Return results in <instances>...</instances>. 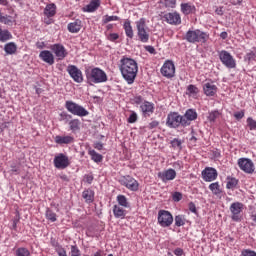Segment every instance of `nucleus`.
<instances>
[{"label": "nucleus", "mask_w": 256, "mask_h": 256, "mask_svg": "<svg viewBox=\"0 0 256 256\" xmlns=\"http://www.w3.org/2000/svg\"><path fill=\"white\" fill-rule=\"evenodd\" d=\"M119 70L128 85H133V83H135L137 73L139 72V66L135 59L123 56L120 59Z\"/></svg>", "instance_id": "nucleus-1"}, {"label": "nucleus", "mask_w": 256, "mask_h": 256, "mask_svg": "<svg viewBox=\"0 0 256 256\" xmlns=\"http://www.w3.org/2000/svg\"><path fill=\"white\" fill-rule=\"evenodd\" d=\"M85 75L87 82L90 85H97L99 83H107V73L103 71V69L99 67H94V68H86L85 69Z\"/></svg>", "instance_id": "nucleus-2"}, {"label": "nucleus", "mask_w": 256, "mask_h": 256, "mask_svg": "<svg viewBox=\"0 0 256 256\" xmlns=\"http://www.w3.org/2000/svg\"><path fill=\"white\" fill-rule=\"evenodd\" d=\"M184 39L188 43H206L209 41V33L203 32L200 29L188 30L185 34Z\"/></svg>", "instance_id": "nucleus-3"}, {"label": "nucleus", "mask_w": 256, "mask_h": 256, "mask_svg": "<svg viewBox=\"0 0 256 256\" xmlns=\"http://www.w3.org/2000/svg\"><path fill=\"white\" fill-rule=\"evenodd\" d=\"M166 127H169V129H179V127H185L183 115L179 114V112H170L166 118Z\"/></svg>", "instance_id": "nucleus-4"}, {"label": "nucleus", "mask_w": 256, "mask_h": 256, "mask_svg": "<svg viewBox=\"0 0 256 256\" xmlns=\"http://www.w3.org/2000/svg\"><path fill=\"white\" fill-rule=\"evenodd\" d=\"M65 109L68 113L76 115L77 117H87V115H89V111H87L85 107L75 103L72 100H67L65 102Z\"/></svg>", "instance_id": "nucleus-5"}, {"label": "nucleus", "mask_w": 256, "mask_h": 256, "mask_svg": "<svg viewBox=\"0 0 256 256\" xmlns=\"http://www.w3.org/2000/svg\"><path fill=\"white\" fill-rule=\"evenodd\" d=\"M136 29L139 41L141 43H149V27H147L145 18L136 21Z\"/></svg>", "instance_id": "nucleus-6"}, {"label": "nucleus", "mask_w": 256, "mask_h": 256, "mask_svg": "<svg viewBox=\"0 0 256 256\" xmlns=\"http://www.w3.org/2000/svg\"><path fill=\"white\" fill-rule=\"evenodd\" d=\"M218 57L222 65H224V67H227V69H235L237 67V61H235L233 55H231V53H229L228 51L221 50L218 53Z\"/></svg>", "instance_id": "nucleus-7"}, {"label": "nucleus", "mask_w": 256, "mask_h": 256, "mask_svg": "<svg viewBox=\"0 0 256 256\" xmlns=\"http://www.w3.org/2000/svg\"><path fill=\"white\" fill-rule=\"evenodd\" d=\"M157 221L160 227H171L173 225V214L167 210H160L158 211Z\"/></svg>", "instance_id": "nucleus-8"}, {"label": "nucleus", "mask_w": 256, "mask_h": 256, "mask_svg": "<svg viewBox=\"0 0 256 256\" xmlns=\"http://www.w3.org/2000/svg\"><path fill=\"white\" fill-rule=\"evenodd\" d=\"M119 183L129 191H139V182L130 175L122 176Z\"/></svg>", "instance_id": "nucleus-9"}, {"label": "nucleus", "mask_w": 256, "mask_h": 256, "mask_svg": "<svg viewBox=\"0 0 256 256\" xmlns=\"http://www.w3.org/2000/svg\"><path fill=\"white\" fill-rule=\"evenodd\" d=\"M238 167L241 169V171H244V173H248V175L255 173V164L253 163L252 159L239 158Z\"/></svg>", "instance_id": "nucleus-10"}, {"label": "nucleus", "mask_w": 256, "mask_h": 256, "mask_svg": "<svg viewBox=\"0 0 256 256\" xmlns=\"http://www.w3.org/2000/svg\"><path fill=\"white\" fill-rule=\"evenodd\" d=\"M163 77H166V79H171L175 77V64L171 60H167L164 62L163 66L160 70Z\"/></svg>", "instance_id": "nucleus-11"}, {"label": "nucleus", "mask_w": 256, "mask_h": 256, "mask_svg": "<svg viewBox=\"0 0 256 256\" xmlns=\"http://www.w3.org/2000/svg\"><path fill=\"white\" fill-rule=\"evenodd\" d=\"M54 167L56 169H67L71 162H69V157L63 153H60L54 157Z\"/></svg>", "instance_id": "nucleus-12"}, {"label": "nucleus", "mask_w": 256, "mask_h": 256, "mask_svg": "<svg viewBox=\"0 0 256 256\" xmlns=\"http://www.w3.org/2000/svg\"><path fill=\"white\" fill-rule=\"evenodd\" d=\"M50 49L52 53H54L58 61H63V59H65V57L69 55L67 49L65 48V46H63V44H53L50 46Z\"/></svg>", "instance_id": "nucleus-13"}, {"label": "nucleus", "mask_w": 256, "mask_h": 256, "mask_svg": "<svg viewBox=\"0 0 256 256\" xmlns=\"http://www.w3.org/2000/svg\"><path fill=\"white\" fill-rule=\"evenodd\" d=\"M67 73L75 83H83V72L75 65H68Z\"/></svg>", "instance_id": "nucleus-14"}, {"label": "nucleus", "mask_w": 256, "mask_h": 256, "mask_svg": "<svg viewBox=\"0 0 256 256\" xmlns=\"http://www.w3.org/2000/svg\"><path fill=\"white\" fill-rule=\"evenodd\" d=\"M243 207L244 205L241 202H233L230 205V212L232 213V216H231L232 221H236V222L241 221V217L239 215L243 213Z\"/></svg>", "instance_id": "nucleus-15"}, {"label": "nucleus", "mask_w": 256, "mask_h": 256, "mask_svg": "<svg viewBox=\"0 0 256 256\" xmlns=\"http://www.w3.org/2000/svg\"><path fill=\"white\" fill-rule=\"evenodd\" d=\"M203 93L206 97H215L217 95V85L213 81H206L202 85Z\"/></svg>", "instance_id": "nucleus-16"}, {"label": "nucleus", "mask_w": 256, "mask_h": 256, "mask_svg": "<svg viewBox=\"0 0 256 256\" xmlns=\"http://www.w3.org/2000/svg\"><path fill=\"white\" fill-rule=\"evenodd\" d=\"M197 110L196 109H188L185 111L184 115H182V119L184 121V126L189 127L191 125L192 121H195L197 119Z\"/></svg>", "instance_id": "nucleus-17"}, {"label": "nucleus", "mask_w": 256, "mask_h": 256, "mask_svg": "<svg viewBox=\"0 0 256 256\" xmlns=\"http://www.w3.org/2000/svg\"><path fill=\"white\" fill-rule=\"evenodd\" d=\"M140 111L142 112L143 117H151L155 113V104L153 102L144 101L140 105Z\"/></svg>", "instance_id": "nucleus-18"}, {"label": "nucleus", "mask_w": 256, "mask_h": 256, "mask_svg": "<svg viewBox=\"0 0 256 256\" xmlns=\"http://www.w3.org/2000/svg\"><path fill=\"white\" fill-rule=\"evenodd\" d=\"M164 20L169 25H181V15L177 12H169L164 15Z\"/></svg>", "instance_id": "nucleus-19"}, {"label": "nucleus", "mask_w": 256, "mask_h": 256, "mask_svg": "<svg viewBox=\"0 0 256 256\" xmlns=\"http://www.w3.org/2000/svg\"><path fill=\"white\" fill-rule=\"evenodd\" d=\"M158 177L161 179L162 183H167L168 181H173V179L177 177V172L173 168H170L166 171L159 172Z\"/></svg>", "instance_id": "nucleus-20"}, {"label": "nucleus", "mask_w": 256, "mask_h": 256, "mask_svg": "<svg viewBox=\"0 0 256 256\" xmlns=\"http://www.w3.org/2000/svg\"><path fill=\"white\" fill-rule=\"evenodd\" d=\"M217 169L208 167L202 171V177L204 181L211 183V181H215L217 179Z\"/></svg>", "instance_id": "nucleus-21"}, {"label": "nucleus", "mask_w": 256, "mask_h": 256, "mask_svg": "<svg viewBox=\"0 0 256 256\" xmlns=\"http://www.w3.org/2000/svg\"><path fill=\"white\" fill-rule=\"evenodd\" d=\"M39 59H41V61H44V63H47L48 65L55 64V56L49 50L41 51L39 54Z\"/></svg>", "instance_id": "nucleus-22"}, {"label": "nucleus", "mask_w": 256, "mask_h": 256, "mask_svg": "<svg viewBox=\"0 0 256 256\" xmlns=\"http://www.w3.org/2000/svg\"><path fill=\"white\" fill-rule=\"evenodd\" d=\"M99 7H101V0H91L90 3L82 9V11L84 13H95Z\"/></svg>", "instance_id": "nucleus-23"}, {"label": "nucleus", "mask_w": 256, "mask_h": 256, "mask_svg": "<svg viewBox=\"0 0 256 256\" xmlns=\"http://www.w3.org/2000/svg\"><path fill=\"white\" fill-rule=\"evenodd\" d=\"M55 143H57V145H71V143H73L75 141V138H73V136H60L57 135L54 138Z\"/></svg>", "instance_id": "nucleus-24"}, {"label": "nucleus", "mask_w": 256, "mask_h": 256, "mask_svg": "<svg viewBox=\"0 0 256 256\" xmlns=\"http://www.w3.org/2000/svg\"><path fill=\"white\" fill-rule=\"evenodd\" d=\"M112 211L115 219H125L127 215V211L117 204L113 206Z\"/></svg>", "instance_id": "nucleus-25"}, {"label": "nucleus", "mask_w": 256, "mask_h": 256, "mask_svg": "<svg viewBox=\"0 0 256 256\" xmlns=\"http://www.w3.org/2000/svg\"><path fill=\"white\" fill-rule=\"evenodd\" d=\"M82 197L85 200V203L91 204L95 201V191L86 189L82 192Z\"/></svg>", "instance_id": "nucleus-26"}, {"label": "nucleus", "mask_w": 256, "mask_h": 256, "mask_svg": "<svg viewBox=\"0 0 256 256\" xmlns=\"http://www.w3.org/2000/svg\"><path fill=\"white\" fill-rule=\"evenodd\" d=\"M180 7L183 15H191V13H195V11H197L195 5L191 3H182Z\"/></svg>", "instance_id": "nucleus-27"}, {"label": "nucleus", "mask_w": 256, "mask_h": 256, "mask_svg": "<svg viewBox=\"0 0 256 256\" xmlns=\"http://www.w3.org/2000/svg\"><path fill=\"white\" fill-rule=\"evenodd\" d=\"M57 13V5L55 3L47 4L44 9V15L46 17H55Z\"/></svg>", "instance_id": "nucleus-28"}, {"label": "nucleus", "mask_w": 256, "mask_h": 256, "mask_svg": "<svg viewBox=\"0 0 256 256\" xmlns=\"http://www.w3.org/2000/svg\"><path fill=\"white\" fill-rule=\"evenodd\" d=\"M4 51L6 55H15L17 53V44L15 42H9L4 45Z\"/></svg>", "instance_id": "nucleus-29"}, {"label": "nucleus", "mask_w": 256, "mask_h": 256, "mask_svg": "<svg viewBox=\"0 0 256 256\" xmlns=\"http://www.w3.org/2000/svg\"><path fill=\"white\" fill-rule=\"evenodd\" d=\"M13 39V34L7 29L2 30L0 27V42L6 43V41H11Z\"/></svg>", "instance_id": "nucleus-30"}, {"label": "nucleus", "mask_w": 256, "mask_h": 256, "mask_svg": "<svg viewBox=\"0 0 256 256\" xmlns=\"http://www.w3.org/2000/svg\"><path fill=\"white\" fill-rule=\"evenodd\" d=\"M68 31L70 33H79L81 31V20H75L68 24Z\"/></svg>", "instance_id": "nucleus-31"}, {"label": "nucleus", "mask_w": 256, "mask_h": 256, "mask_svg": "<svg viewBox=\"0 0 256 256\" xmlns=\"http://www.w3.org/2000/svg\"><path fill=\"white\" fill-rule=\"evenodd\" d=\"M210 191H212L213 195H216V197H220L223 191L221 190V185H219V182L211 183L208 187Z\"/></svg>", "instance_id": "nucleus-32"}, {"label": "nucleus", "mask_w": 256, "mask_h": 256, "mask_svg": "<svg viewBox=\"0 0 256 256\" xmlns=\"http://www.w3.org/2000/svg\"><path fill=\"white\" fill-rule=\"evenodd\" d=\"M123 28L126 33V36H128L129 39H133L134 33H133V27L131 26L130 20H125Z\"/></svg>", "instance_id": "nucleus-33"}, {"label": "nucleus", "mask_w": 256, "mask_h": 256, "mask_svg": "<svg viewBox=\"0 0 256 256\" xmlns=\"http://www.w3.org/2000/svg\"><path fill=\"white\" fill-rule=\"evenodd\" d=\"M219 117H221V112L219 110H212L208 112L207 120L209 123H215Z\"/></svg>", "instance_id": "nucleus-34"}, {"label": "nucleus", "mask_w": 256, "mask_h": 256, "mask_svg": "<svg viewBox=\"0 0 256 256\" xmlns=\"http://www.w3.org/2000/svg\"><path fill=\"white\" fill-rule=\"evenodd\" d=\"M88 154L90 155V157H91L92 161H94V163H101V161H103V155L97 153V151H95L93 149H89Z\"/></svg>", "instance_id": "nucleus-35"}, {"label": "nucleus", "mask_w": 256, "mask_h": 256, "mask_svg": "<svg viewBox=\"0 0 256 256\" xmlns=\"http://www.w3.org/2000/svg\"><path fill=\"white\" fill-rule=\"evenodd\" d=\"M226 188L227 189H235L237 185H239V180L235 177L227 176L226 178Z\"/></svg>", "instance_id": "nucleus-36"}, {"label": "nucleus", "mask_w": 256, "mask_h": 256, "mask_svg": "<svg viewBox=\"0 0 256 256\" xmlns=\"http://www.w3.org/2000/svg\"><path fill=\"white\" fill-rule=\"evenodd\" d=\"M69 127L71 132L75 133L81 129V121L79 119H72L69 121Z\"/></svg>", "instance_id": "nucleus-37"}, {"label": "nucleus", "mask_w": 256, "mask_h": 256, "mask_svg": "<svg viewBox=\"0 0 256 256\" xmlns=\"http://www.w3.org/2000/svg\"><path fill=\"white\" fill-rule=\"evenodd\" d=\"M116 200L119 207H125L126 209L129 207V201L127 200V197L125 195H118Z\"/></svg>", "instance_id": "nucleus-38"}, {"label": "nucleus", "mask_w": 256, "mask_h": 256, "mask_svg": "<svg viewBox=\"0 0 256 256\" xmlns=\"http://www.w3.org/2000/svg\"><path fill=\"white\" fill-rule=\"evenodd\" d=\"M174 223L176 227H183V225L187 223V219H185V215H176L174 218Z\"/></svg>", "instance_id": "nucleus-39"}, {"label": "nucleus", "mask_w": 256, "mask_h": 256, "mask_svg": "<svg viewBox=\"0 0 256 256\" xmlns=\"http://www.w3.org/2000/svg\"><path fill=\"white\" fill-rule=\"evenodd\" d=\"M46 219H48V221H51V223H55V221H57V214L53 212V210L47 208Z\"/></svg>", "instance_id": "nucleus-40"}, {"label": "nucleus", "mask_w": 256, "mask_h": 256, "mask_svg": "<svg viewBox=\"0 0 256 256\" xmlns=\"http://www.w3.org/2000/svg\"><path fill=\"white\" fill-rule=\"evenodd\" d=\"M170 145L173 149H183V141H181L178 138H174L173 140L170 141Z\"/></svg>", "instance_id": "nucleus-41"}, {"label": "nucleus", "mask_w": 256, "mask_h": 256, "mask_svg": "<svg viewBox=\"0 0 256 256\" xmlns=\"http://www.w3.org/2000/svg\"><path fill=\"white\" fill-rule=\"evenodd\" d=\"M199 93V88L197 86L190 84L186 88V95H197Z\"/></svg>", "instance_id": "nucleus-42"}, {"label": "nucleus", "mask_w": 256, "mask_h": 256, "mask_svg": "<svg viewBox=\"0 0 256 256\" xmlns=\"http://www.w3.org/2000/svg\"><path fill=\"white\" fill-rule=\"evenodd\" d=\"M10 173L11 175H19V171L21 169V165L17 162H13L11 165H10Z\"/></svg>", "instance_id": "nucleus-43"}, {"label": "nucleus", "mask_w": 256, "mask_h": 256, "mask_svg": "<svg viewBox=\"0 0 256 256\" xmlns=\"http://www.w3.org/2000/svg\"><path fill=\"white\" fill-rule=\"evenodd\" d=\"M15 255L16 256H31V252L29 251V249H27L25 247H20L16 250Z\"/></svg>", "instance_id": "nucleus-44"}, {"label": "nucleus", "mask_w": 256, "mask_h": 256, "mask_svg": "<svg viewBox=\"0 0 256 256\" xmlns=\"http://www.w3.org/2000/svg\"><path fill=\"white\" fill-rule=\"evenodd\" d=\"M0 23L4 25H13V17L10 15H2L0 17Z\"/></svg>", "instance_id": "nucleus-45"}, {"label": "nucleus", "mask_w": 256, "mask_h": 256, "mask_svg": "<svg viewBox=\"0 0 256 256\" xmlns=\"http://www.w3.org/2000/svg\"><path fill=\"white\" fill-rule=\"evenodd\" d=\"M119 16H109V15H105L102 18V23L103 25H107V23H111V21H119Z\"/></svg>", "instance_id": "nucleus-46"}, {"label": "nucleus", "mask_w": 256, "mask_h": 256, "mask_svg": "<svg viewBox=\"0 0 256 256\" xmlns=\"http://www.w3.org/2000/svg\"><path fill=\"white\" fill-rule=\"evenodd\" d=\"M73 119V116L67 112H61L59 121H63L64 123H69Z\"/></svg>", "instance_id": "nucleus-47"}, {"label": "nucleus", "mask_w": 256, "mask_h": 256, "mask_svg": "<svg viewBox=\"0 0 256 256\" xmlns=\"http://www.w3.org/2000/svg\"><path fill=\"white\" fill-rule=\"evenodd\" d=\"M247 126L249 127L250 131L256 130V121L255 119L248 117L246 120Z\"/></svg>", "instance_id": "nucleus-48"}, {"label": "nucleus", "mask_w": 256, "mask_h": 256, "mask_svg": "<svg viewBox=\"0 0 256 256\" xmlns=\"http://www.w3.org/2000/svg\"><path fill=\"white\" fill-rule=\"evenodd\" d=\"M70 249V256H81V250H79L77 245H72Z\"/></svg>", "instance_id": "nucleus-49"}, {"label": "nucleus", "mask_w": 256, "mask_h": 256, "mask_svg": "<svg viewBox=\"0 0 256 256\" xmlns=\"http://www.w3.org/2000/svg\"><path fill=\"white\" fill-rule=\"evenodd\" d=\"M21 221V214H19V211L16 210L15 217L13 218V224L12 228L15 230L17 229V224Z\"/></svg>", "instance_id": "nucleus-50"}, {"label": "nucleus", "mask_w": 256, "mask_h": 256, "mask_svg": "<svg viewBox=\"0 0 256 256\" xmlns=\"http://www.w3.org/2000/svg\"><path fill=\"white\" fill-rule=\"evenodd\" d=\"M137 119H138L137 113L135 111H131V114L128 117L127 121L128 123H137Z\"/></svg>", "instance_id": "nucleus-51"}, {"label": "nucleus", "mask_w": 256, "mask_h": 256, "mask_svg": "<svg viewBox=\"0 0 256 256\" xmlns=\"http://www.w3.org/2000/svg\"><path fill=\"white\" fill-rule=\"evenodd\" d=\"M165 7H169L170 9H175L177 5V0H164Z\"/></svg>", "instance_id": "nucleus-52"}, {"label": "nucleus", "mask_w": 256, "mask_h": 256, "mask_svg": "<svg viewBox=\"0 0 256 256\" xmlns=\"http://www.w3.org/2000/svg\"><path fill=\"white\" fill-rule=\"evenodd\" d=\"M172 199L173 201H175V203H179V201L183 199V194L181 192H174L172 195Z\"/></svg>", "instance_id": "nucleus-53"}, {"label": "nucleus", "mask_w": 256, "mask_h": 256, "mask_svg": "<svg viewBox=\"0 0 256 256\" xmlns=\"http://www.w3.org/2000/svg\"><path fill=\"white\" fill-rule=\"evenodd\" d=\"M241 255L242 256H256V252L251 249H244V250H242Z\"/></svg>", "instance_id": "nucleus-54"}, {"label": "nucleus", "mask_w": 256, "mask_h": 256, "mask_svg": "<svg viewBox=\"0 0 256 256\" xmlns=\"http://www.w3.org/2000/svg\"><path fill=\"white\" fill-rule=\"evenodd\" d=\"M243 117H245V110H241V111H238V112L234 113V118L237 121H241V119H243Z\"/></svg>", "instance_id": "nucleus-55"}, {"label": "nucleus", "mask_w": 256, "mask_h": 256, "mask_svg": "<svg viewBox=\"0 0 256 256\" xmlns=\"http://www.w3.org/2000/svg\"><path fill=\"white\" fill-rule=\"evenodd\" d=\"M144 49L151 55H157V51L155 50V47H153L151 45L144 46Z\"/></svg>", "instance_id": "nucleus-56"}, {"label": "nucleus", "mask_w": 256, "mask_h": 256, "mask_svg": "<svg viewBox=\"0 0 256 256\" xmlns=\"http://www.w3.org/2000/svg\"><path fill=\"white\" fill-rule=\"evenodd\" d=\"M107 39H108V41L115 42V41H117V39H119V34H117V33H110L107 36Z\"/></svg>", "instance_id": "nucleus-57"}, {"label": "nucleus", "mask_w": 256, "mask_h": 256, "mask_svg": "<svg viewBox=\"0 0 256 256\" xmlns=\"http://www.w3.org/2000/svg\"><path fill=\"white\" fill-rule=\"evenodd\" d=\"M188 209L191 213H194L195 215H197V206L195 205V203L190 202L188 204Z\"/></svg>", "instance_id": "nucleus-58"}, {"label": "nucleus", "mask_w": 256, "mask_h": 256, "mask_svg": "<svg viewBox=\"0 0 256 256\" xmlns=\"http://www.w3.org/2000/svg\"><path fill=\"white\" fill-rule=\"evenodd\" d=\"M174 169H177L178 171H181L183 169V161H176L173 163Z\"/></svg>", "instance_id": "nucleus-59"}, {"label": "nucleus", "mask_w": 256, "mask_h": 256, "mask_svg": "<svg viewBox=\"0 0 256 256\" xmlns=\"http://www.w3.org/2000/svg\"><path fill=\"white\" fill-rule=\"evenodd\" d=\"M56 253L58 256H67V250L65 248H57Z\"/></svg>", "instance_id": "nucleus-60"}, {"label": "nucleus", "mask_w": 256, "mask_h": 256, "mask_svg": "<svg viewBox=\"0 0 256 256\" xmlns=\"http://www.w3.org/2000/svg\"><path fill=\"white\" fill-rule=\"evenodd\" d=\"M84 181H85L86 183H88V185H91V183H93V175H91V174H86V175L84 176Z\"/></svg>", "instance_id": "nucleus-61"}, {"label": "nucleus", "mask_w": 256, "mask_h": 256, "mask_svg": "<svg viewBox=\"0 0 256 256\" xmlns=\"http://www.w3.org/2000/svg\"><path fill=\"white\" fill-rule=\"evenodd\" d=\"M156 127H159V121H157V120H153L148 125L149 129H156Z\"/></svg>", "instance_id": "nucleus-62"}, {"label": "nucleus", "mask_w": 256, "mask_h": 256, "mask_svg": "<svg viewBox=\"0 0 256 256\" xmlns=\"http://www.w3.org/2000/svg\"><path fill=\"white\" fill-rule=\"evenodd\" d=\"M134 103H136V105H143V96H135Z\"/></svg>", "instance_id": "nucleus-63"}, {"label": "nucleus", "mask_w": 256, "mask_h": 256, "mask_svg": "<svg viewBox=\"0 0 256 256\" xmlns=\"http://www.w3.org/2000/svg\"><path fill=\"white\" fill-rule=\"evenodd\" d=\"M183 249L182 248H176L175 250H174V255H176V256H183Z\"/></svg>", "instance_id": "nucleus-64"}]
</instances>
